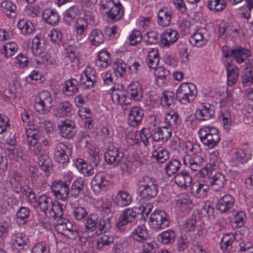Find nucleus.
Returning <instances> with one entry per match:
<instances>
[{"label": "nucleus", "mask_w": 253, "mask_h": 253, "mask_svg": "<svg viewBox=\"0 0 253 253\" xmlns=\"http://www.w3.org/2000/svg\"><path fill=\"white\" fill-rule=\"evenodd\" d=\"M111 97L115 103L127 106L129 104V99L140 101L143 97V91L141 85L138 82H133L127 87L126 91L122 89H116L115 87L112 88Z\"/></svg>", "instance_id": "nucleus-1"}, {"label": "nucleus", "mask_w": 253, "mask_h": 253, "mask_svg": "<svg viewBox=\"0 0 253 253\" xmlns=\"http://www.w3.org/2000/svg\"><path fill=\"white\" fill-rule=\"evenodd\" d=\"M138 188L140 189V195L142 198L149 200L156 196L159 185L156 180L149 176H144L137 182Z\"/></svg>", "instance_id": "nucleus-2"}, {"label": "nucleus", "mask_w": 253, "mask_h": 253, "mask_svg": "<svg viewBox=\"0 0 253 253\" xmlns=\"http://www.w3.org/2000/svg\"><path fill=\"white\" fill-rule=\"evenodd\" d=\"M198 133L201 141L209 148H213L220 140L218 129L210 126H204L198 131Z\"/></svg>", "instance_id": "nucleus-3"}, {"label": "nucleus", "mask_w": 253, "mask_h": 253, "mask_svg": "<svg viewBox=\"0 0 253 253\" xmlns=\"http://www.w3.org/2000/svg\"><path fill=\"white\" fill-rule=\"evenodd\" d=\"M195 89V86L193 84L182 83L176 91V97L183 104L189 103L196 97Z\"/></svg>", "instance_id": "nucleus-4"}, {"label": "nucleus", "mask_w": 253, "mask_h": 253, "mask_svg": "<svg viewBox=\"0 0 253 253\" xmlns=\"http://www.w3.org/2000/svg\"><path fill=\"white\" fill-rule=\"evenodd\" d=\"M51 103L50 93L48 91H43L36 97L34 107L39 113L44 114L51 108Z\"/></svg>", "instance_id": "nucleus-5"}, {"label": "nucleus", "mask_w": 253, "mask_h": 253, "mask_svg": "<svg viewBox=\"0 0 253 253\" xmlns=\"http://www.w3.org/2000/svg\"><path fill=\"white\" fill-rule=\"evenodd\" d=\"M67 182L59 180L52 182L50 188L57 199L63 201L67 199L70 194V188ZM68 182L70 183L71 181H69Z\"/></svg>", "instance_id": "nucleus-6"}, {"label": "nucleus", "mask_w": 253, "mask_h": 253, "mask_svg": "<svg viewBox=\"0 0 253 253\" xmlns=\"http://www.w3.org/2000/svg\"><path fill=\"white\" fill-rule=\"evenodd\" d=\"M58 127L61 136L66 139L72 138L77 131L74 122L68 119L61 121Z\"/></svg>", "instance_id": "nucleus-7"}, {"label": "nucleus", "mask_w": 253, "mask_h": 253, "mask_svg": "<svg viewBox=\"0 0 253 253\" xmlns=\"http://www.w3.org/2000/svg\"><path fill=\"white\" fill-rule=\"evenodd\" d=\"M185 165H188L193 171H197L200 170V174L204 177L208 175L209 170L208 168L203 167L201 168L203 162L202 157L196 156L194 158H190L189 156H185L183 159Z\"/></svg>", "instance_id": "nucleus-8"}, {"label": "nucleus", "mask_w": 253, "mask_h": 253, "mask_svg": "<svg viewBox=\"0 0 253 253\" xmlns=\"http://www.w3.org/2000/svg\"><path fill=\"white\" fill-rule=\"evenodd\" d=\"M150 220L156 229H162L167 227L169 222L166 213L163 211H156L150 216Z\"/></svg>", "instance_id": "nucleus-9"}, {"label": "nucleus", "mask_w": 253, "mask_h": 253, "mask_svg": "<svg viewBox=\"0 0 253 253\" xmlns=\"http://www.w3.org/2000/svg\"><path fill=\"white\" fill-rule=\"evenodd\" d=\"M159 127L155 128L151 131L150 128H143L139 132V136L145 146L149 144V139L153 141H159L162 140L161 133H160Z\"/></svg>", "instance_id": "nucleus-10"}, {"label": "nucleus", "mask_w": 253, "mask_h": 253, "mask_svg": "<svg viewBox=\"0 0 253 253\" xmlns=\"http://www.w3.org/2000/svg\"><path fill=\"white\" fill-rule=\"evenodd\" d=\"M136 212L133 209H126L120 216L119 221L116 223V227L120 232H123L124 227L128 223L133 222L136 218Z\"/></svg>", "instance_id": "nucleus-11"}, {"label": "nucleus", "mask_w": 253, "mask_h": 253, "mask_svg": "<svg viewBox=\"0 0 253 253\" xmlns=\"http://www.w3.org/2000/svg\"><path fill=\"white\" fill-rule=\"evenodd\" d=\"M70 154L71 152L63 143H59L56 145L54 158L57 163L60 164L68 163L70 159Z\"/></svg>", "instance_id": "nucleus-12"}, {"label": "nucleus", "mask_w": 253, "mask_h": 253, "mask_svg": "<svg viewBox=\"0 0 253 253\" xmlns=\"http://www.w3.org/2000/svg\"><path fill=\"white\" fill-rule=\"evenodd\" d=\"M214 113V106L210 104L205 103L202 104L196 112V119L206 121L211 119Z\"/></svg>", "instance_id": "nucleus-13"}, {"label": "nucleus", "mask_w": 253, "mask_h": 253, "mask_svg": "<svg viewBox=\"0 0 253 253\" xmlns=\"http://www.w3.org/2000/svg\"><path fill=\"white\" fill-rule=\"evenodd\" d=\"M124 154L117 147L110 146L104 154L105 160L108 164L117 165L122 159Z\"/></svg>", "instance_id": "nucleus-14"}, {"label": "nucleus", "mask_w": 253, "mask_h": 253, "mask_svg": "<svg viewBox=\"0 0 253 253\" xmlns=\"http://www.w3.org/2000/svg\"><path fill=\"white\" fill-rule=\"evenodd\" d=\"M190 188L191 192L193 195L198 198L205 196L209 188L208 180L196 181L192 183Z\"/></svg>", "instance_id": "nucleus-15"}, {"label": "nucleus", "mask_w": 253, "mask_h": 253, "mask_svg": "<svg viewBox=\"0 0 253 253\" xmlns=\"http://www.w3.org/2000/svg\"><path fill=\"white\" fill-rule=\"evenodd\" d=\"M234 202V199L231 195H225L218 200L216 207L220 212L225 213L233 207Z\"/></svg>", "instance_id": "nucleus-16"}, {"label": "nucleus", "mask_w": 253, "mask_h": 253, "mask_svg": "<svg viewBox=\"0 0 253 253\" xmlns=\"http://www.w3.org/2000/svg\"><path fill=\"white\" fill-rule=\"evenodd\" d=\"M206 176L207 177H205V178L209 179V186H211L212 189L215 191L223 188L226 183L224 176L221 173H216L211 177L209 176V175Z\"/></svg>", "instance_id": "nucleus-17"}, {"label": "nucleus", "mask_w": 253, "mask_h": 253, "mask_svg": "<svg viewBox=\"0 0 253 253\" xmlns=\"http://www.w3.org/2000/svg\"><path fill=\"white\" fill-rule=\"evenodd\" d=\"M143 113L142 110L138 107H132L129 113L128 123L129 126H137L142 121Z\"/></svg>", "instance_id": "nucleus-18"}, {"label": "nucleus", "mask_w": 253, "mask_h": 253, "mask_svg": "<svg viewBox=\"0 0 253 253\" xmlns=\"http://www.w3.org/2000/svg\"><path fill=\"white\" fill-rule=\"evenodd\" d=\"M174 181L179 187L186 188L191 185L192 177L188 172L182 170L174 175Z\"/></svg>", "instance_id": "nucleus-19"}, {"label": "nucleus", "mask_w": 253, "mask_h": 253, "mask_svg": "<svg viewBox=\"0 0 253 253\" xmlns=\"http://www.w3.org/2000/svg\"><path fill=\"white\" fill-rule=\"evenodd\" d=\"M232 56L235 57L237 62L239 64L244 62L250 56V52L246 48L239 46L233 47L231 49Z\"/></svg>", "instance_id": "nucleus-20"}, {"label": "nucleus", "mask_w": 253, "mask_h": 253, "mask_svg": "<svg viewBox=\"0 0 253 253\" xmlns=\"http://www.w3.org/2000/svg\"><path fill=\"white\" fill-rule=\"evenodd\" d=\"M249 159L246 150L244 148H240L232 155L230 162L232 165L238 166L239 164H244L247 163Z\"/></svg>", "instance_id": "nucleus-21"}, {"label": "nucleus", "mask_w": 253, "mask_h": 253, "mask_svg": "<svg viewBox=\"0 0 253 253\" xmlns=\"http://www.w3.org/2000/svg\"><path fill=\"white\" fill-rule=\"evenodd\" d=\"M154 75L156 77L157 84L162 87L168 82V77H169V72L163 66L157 67L155 70Z\"/></svg>", "instance_id": "nucleus-22"}, {"label": "nucleus", "mask_w": 253, "mask_h": 253, "mask_svg": "<svg viewBox=\"0 0 253 253\" xmlns=\"http://www.w3.org/2000/svg\"><path fill=\"white\" fill-rule=\"evenodd\" d=\"M84 226L85 231L92 233L95 231L99 226L98 215L96 213H91L87 215L84 220Z\"/></svg>", "instance_id": "nucleus-23"}, {"label": "nucleus", "mask_w": 253, "mask_h": 253, "mask_svg": "<svg viewBox=\"0 0 253 253\" xmlns=\"http://www.w3.org/2000/svg\"><path fill=\"white\" fill-rule=\"evenodd\" d=\"M108 182L104 174L99 172L94 176L93 179L91 182V185L94 191L99 192L108 184Z\"/></svg>", "instance_id": "nucleus-24"}, {"label": "nucleus", "mask_w": 253, "mask_h": 253, "mask_svg": "<svg viewBox=\"0 0 253 253\" xmlns=\"http://www.w3.org/2000/svg\"><path fill=\"white\" fill-rule=\"evenodd\" d=\"M80 11L79 8L75 6H73L68 9L64 13L63 18L64 22L68 25H72L75 23L79 17Z\"/></svg>", "instance_id": "nucleus-25"}, {"label": "nucleus", "mask_w": 253, "mask_h": 253, "mask_svg": "<svg viewBox=\"0 0 253 253\" xmlns=\"http://www.w3.org/2000/svg\"><path fill=\"white\" fill-rule=\"evenodd\" d=\"M178 33L174 30L167 29L161 36V44L169 47L170 44L174 43L177 40Z\"/></svg>", "instance_id": "nucleus-26"}, {"label": "nucleus", "mask_w": 253, "mask_h": 253, "mask_svg": "<svg viewBox=\"0 0 253 253\" xmlns=\"http://www.w3.org/2000/svg\"><path fill=\"white\" fill-rule=\"evenodd\" d=\"M30 212V210L27 207L22 206L19 208L15 218L16 223L19 225L27 224L29 220Z\"/></svg>", "instance_id": "nucleus-27"}, {"label": "nucleus", "mask_w": 253, "mask_h": 253, "mask_svg": "<svg viewBox=\"0 0 253 253\" xmlns=\"http://www.w3.org/2000/svg\"><path fill=\"white\" fill-rule=\"evenodd\" d=\"M131 238L138 242H143L147 239L148 234L145 225L137 226L131 233Z\"/></svg>", "instance_id": "nucleus-28"}, {"label": "nucleus", "mask_w": 253, "mask_h": 253, "mask_svg": "<svg viewBox=\"0 0 253 253\" xmlns=\"http://www.w3.org/2000/svg\"><path fill=\"white\" fill-rule=\"evenodd\" d=\"M16 6L9 0L2 1L0 4V10L8 17H15L16 15Z\"/></svg>", "instance_id": "nucleus-29"}, {"label": "nucleus", "mask_w": 253, "mask_h": 253, "mask_svg": "<svg viewBox=\"0 0 253 253\" xmlns=\"http://www.w3.org/2000/svg\"><path fill=\"white\" fill-rule=\"evenodd\" d=\"M181 163L176 159L169 161L165 165V171L166 174L170 177L177 173L181 168Z\"/></svg>", "instance_id": "nucleus-30"}, {"label": "nucleus", "mask_w": 253, "mask_h": 253, "mask_svg": "<svg viewBox=\"0 0 253 253\" xmlns=\"http://www.w3.org/2000/svg\"><path fill=\"white\" fill-rule=\"evenodd\" d=\"M165 121L170 128L175 129L179 125V115L176 112L171 110L166 114Z\"/></svg>", "instance_id": "nucleus-31"}, {"label": "nucleus", "mask_w": 253, "mask_h": 253, "mask_svg": "<svg viewBox=\"0 0 253 253\" xmlns=\"http://www.w3.org/2000/svg\"><path fill=\"white\" fill-rule=\"evenodd\" d=\"M192 201L189 196L186 194L181 195L176 200V205L180 210L183 212H188L190 210Z\"/></svg>", "instance_id": "nucleus-32"}, {"label": "nucleus", "mask_w": 253, "mask_h": 253, "mask_svg": "<svg viewBox=\"0 0 253 253\" xmlns=\"http://www.w3.org/2000/svg\"><path fill=\"white\" fill-rule=\"evenodd\" d=\"M105 13L111 20H119L124 15L123 7L120 3H115L110 10L106 11Z\"/></svg>", "instance_id": "nucleus-33"}, {"label": "nucleus", "mask_w": 253, "mask_h": 253, "mask_svg": "<svg viewBox=\"0 0 253 253\" xmlns=\"http://www.w3.org/2000/svg\"><path fill=\"white\" fill-rule=\"evenodd\" d=\"M172 12L165 8L161 9L158 13V23L160 25L166 27L170 23Z\"/></svg>", "instance_id": "nucleus-34"}, {"label": "nucleus", "mask_w": 253, "mask_h": 253, "mask_svg": "<svg viewBox=\"0 0 253 253\" xmlns=\"http://www.w3.org/2000/svg\"><path fill=\"white\" fill-rule=\"evenodd\" d=\"M116 203L120 207H125L129 205L132 201L131 196L126 191H119L116 197Z\"/></svg>", "instance_id": "nucleus-35"}, {"label": "nucleus", "mask_w": 253, "mask_h": 253, "mask_svg": "<svg viewBox=\"0 0 253 253\" xmlns=\"http://www.w3.org/2000/svg\"><path fill=\"white\" fill-rule=\"evenodd\" d=\"M97 59L95 61L98 67L106 68L111 63V59L109 52L106 50H102L98 53Z\"/></svg>", "instance_id": "nucleus-36"}, {"label": "nucleus", "mask_w": 253, "mask_h": 253, "mask_svg": "<svg viewBox=\"0 0 253 253\" xmlns=\"http://www.w3.org/2000/svg\"><path fill=\"white\" fill-rule=\"evenodd\" d=\"M227 83L229 85H232L236 83L239 77V69L228 64L226 67Z\"/></svg>", "instance_id": "nucleus-37"}, {"label": "nucleus", "mask_w": 253, "mask_h": 253, "mask_svg": "<svg viewBox=\"0 0 253 253\" xmlns=\"http://www.w3.org/2000/svg\"><path fill=\"white\" fill-rule=\"evenodd\" d=\"M158 50L157 48H152L149 51L146 62L148 67L152 69H156L159 62Z\"/></svg>", "instance_id": "nucleus-38"}, {"label": "nucleus", "mask_w": 253, "mask_h": 253, "mask_svg": "<svg viewBox=\"0 0 253 253\" xmlns=\"http://www.w3.org/2000/svg\"><path fill=\"white\" fill-rule=\"evenodd\" d=\"M38 161L40 167L45 172L46 175L48 176L52 169L51 159L47 155H41L39 157Z\"/></svg>", "instance_id": "nucleus-39"}, {"label": "nucleus", "mask_w": 253, "mask_h": 253, "mask_svg": "<svg viewBox=\"0 0 253 253\" xmlns=\"http://www.w3.org/2000/svg\"><path fill=\"white\" fill-rule=\"evenodd\" d=\"M163 96L161 98V104L166 108L174 106L176 98L174 93L171 91L167 90L163 93Z\"/></svg>", "instance_id": "nucleus-40"}, {"label": "nucleus", "mask_w": 253, "mask_h": 253, "mask_svg": "<svg viewBox=\"0 0 253 253\" xmlns=\"http://www.w3.org/2000/svg\"><path fill=\"white\" fill-rule=\"evenodd\" d=\"M78 81L75 79L72 78L65 82L63 91L67 95H71L78 91Z\"/></svg>", "instance_id": "nucleus-41"}, {"label": "nucleus", "mask_w": 253, "mask_h": 253, "mask_svg": "<svg viewBox=\"0 0 253 253\" xmlns=\"http://www.w3.org/2000/svg\"><path fill=\"white\" fill-rule=\"evenodd\" d=\"M42 18L44 21L50 24L54 25L59 20V15L54 10L46 9L42 12Z\"/></svg>", "instance_id": "nucleus-42"}, {"label": "nucleus", "mask_w": 253, "mask_h": 253, "mask_svg": "<svg viewBox=\"0 0 253 253\" xmlns=\"http://www.w3.org/2000/svg\"><path fill=\"white\" fill-rule=\"evenodd\" d=\"M53 201L50 197L42 195L39 197L37 204L41 211L46 212L52 207Z\"/></svg>", "instance_id": "nucleus-43"}, {"label": "nucleus", "mask_w": 253, "mask_h": 253, "mask_svg": "<svg viewBox=\"0 0 253 253\" xmlns=\"http://www.w3.org/2000/svg\"><path fill=\"white\" fill-rule=\"evenodd\" d=\"M226 6V0H208L207 2V6L209 9L215 12L223 10Z\"/></svg>", "instance_id": "nucleus-44"}, {"label": "nucleus", "mask_w": 253, "mask_h": 253, "mask_svg": "<svg viewBox=\"0 0 253 253\" xmlns=\"http://www.w3.org/2000/svg\"><path fill=\"white\" fill-rule=\"evenodd\" d=\"M153 157L158 163L162 164L169 159V154L165 148L159 147L153 152Z\"/></svg>", "instance_id": "nucleus-45"}, {"label": "nucleus", "mask_w": 253, "mask_h": 253, "mask_svg": "<svg viewBox=\"0 0 253 253\" xmlns=\"http://www.w3.org/2000/svg\"><path fill=\"white\" fill-rule=\"evenodd\" d=\"M76 165L77 169L84 174L90 176L93 173L92 166L88 165L83 159H77Z\"/></svg>", "instance_id": "nucleus-46"}, {"label": "nucleus", "mask_w": 253, "mask_h": 253, "mask_svg": "<svg viewBox=\"0 0 253 253\" xmlns=\"http://www.w3.org/2000/svg\"><path fill=\"white\" fill-rule=\"evenodd\" d=\"M89 40L92 44L98 46L104 42V36L100 30L94 29L89 35Z\"/></svg>", "instance_id": "nucleus-47"}, {"label": "nucleus", "mask_w": 253, "mask_h": 253, "mask_svg": "<svg viewBox=\"0 0 253 253\" xmlns=\"http://www.w3.org/2000/svg\"><path fill=\"white\" fill-rule=\"evenodd\" d=\"M84 185V182L82 179H78L73 182L71 189H70V194L71 196L77 198L78 197L80 193L83 189Z\"/></svg>", "instance_id": "nucleus-48"}, {"label": "nucleus", "mask_w": 253, "mask_h": 253, "mask_svg": "<svg viewBox=\"0 0 253 253\" xmlns=\"http://www.w3.org/2000/svg\"><path fill=\"white\" fill-rule=\"evenodd\" d=\"M28 241V239L25 237L17 236L13 243L14 249L19 253L27 250L29 248Z\"/></svg>", "instance_id": "nucleus-49"}, {"label": "nucleus", "mask_w": 253, "mask_h": 253, "mask_svg": "<svg viewBox=\"0 0 253 253\" xmlns=\"http://www.w3.org/2000/svg\"><path fill=\"white\" fill-rule=\"evenodd\" d=\"M201 30H198L195 32L189 39V42L192 44H197L198 46H202L207 42V40L205 39Z\"/></svg>", "instance_id": "nucleus-50"}, {"label": "nucleus", "mask_w": 253, "mask_h": 253, "mask_svg": "<svg viewBox=\"0 0 253 253\" xmlns=\"http://www.w3.org/2000/svg\"><path fill=\"white\" fill-rule=\"evenodd\" d=\"M242 83L244 86L253 84V71L249 68L244 69L241 74Z\"/></svg>", "instance_id": "nucleus-51"}, {"label": "nucleus", "mask_w": 253, "mask_h": 253, "mask_svg": "<svg viewBox=\"0 0 253 253\" xmlns=\"http://www.w3.org/2000/svg\"><path fill=\"white\" fill-rule=\"evenodd\" d=\"M17 26L24 35L31 34L34 29L33 23L30 21L24 19L20 20L17 24Z\"/></svg>", "instance_id": "nucleus-52"}, {"label": "nucleus", "mask_w": 253, "mask_h": 253, "mask_svg": "<svg viewBox=\"0 0 253 253\" xmlns=\"http://www.w3.org/2000/svg\"><path fill=\"white\" fill-rule=\"evenodd\" d=\"M175 236V233L173 230H168L160 234L158 236V239L161 243L167 244L173 242Z\"/></svg>", "instance_id": "nucleus-53"}, {"label": "nucleus", "mask_w": 253, "mask_h": 253, "mask_svg": "<svg viewBox=\"0 0 253 253\" xmlns=\"http://www.w3.org/2000/svg\"><path fill=\"white\" fill-rule=\"evenodd\" d=\"M8 178L12 186L19 184L23 179V173L17 170H11L9 172Z\"/></svg>", "instance_id": "nucleus-54"}, {"label": "nucleus", "mask_w": 253, "mask_h": 253, "mask_svg": "<svg viewBox=\"0 0 253 253\" xmlns=\"http://www.w3.org/2000/svg\"><path fill=\"white\" fill-rule=\"evenodd\" d=\"M17 50V45L14 42L6 43L3 45V48L1 50V53L4 55L6 57H10L13 55Z\"/></svg>", "instance_id": "nucleus-55"}, {"label": "nucleus", "mask_w": 253, "mask_h": 253, "mask_svg": "<svg viewBox=\"0 0 253 253\" xmlns=\"http://www.w3.org/2000/svg\"><path fill=\"white\" fill-rule=\"evenodd\" d=\"M73 215L77 221H84L88 215V212L85 208L79 206L74 209Z\"/></svg>", "instance_id": "nucleus-56"}, {"label": "nucleus", "mask_w": 253, "mask_h": 253, "mask_svg": "<svg viewBox=\"0 0 253 253\" xmlns=\"http://www.w3.org/2000/svg\"><path fill=\"white\" fill-rule=\"evenodd\" d=\"M235 239V236L232 233H226L222 237L220 243L221 250L224 252L231 245Z\"/></svg>", "instance_id": "nucleus-57"}, {"label": "nucleus", "mask_w": 253, "mask_h": 253, "mask_svg": "<svg viewBox=\"0 0 253 253\" xmlns=\"http://www.w3.org/2000/svg\"><path fill=\"white\" fill-rule=\"evenodd\" d=\"M50 212H52L53 215L52 216L58 220V219H62L63 215V208L62 205L58 202H53L52 207L49 209Z\"/></svg>", "instance_id": "nucleus-58"}, {"label": "nucleus", "mask_w": 253, "mask_h": 253, "mask_svg": "<svg viewBox=\"0 0 253 253\" xmlns=\"http://www.w3.org/2000/svg\"><path fill=\"white\" fill-rule=\"evenodd\" d=\"M239 252L240 253H253V245L249 240H241L239 244Z\"/></svg>", "instance_id": "nucleus-59"}, {"label": "nucleus", "mask_w": 253, "mask_h": 253, "mask_svg": "<svg viewBox=\"0 0 253 253\" xmlns=\"http://www.w3.org/2000/svg\"><path fill=\"white\" fill-rule=\"evenodd\" d=\"M72 104L69 101H63L60 103L58 107L57 111L61 116H67L72 111Z\"/></svg>", "instance_id": "nucleus-60"}, {"label": "nucleus", "mask_w": 253, "mask_h": 253, "mask_svg": "<svg viewBox=\"0 0 253 253\" xmlns=\"http://www.w3.org/2000/svg\"><path fill=\"white\" fill-rule=\"evenodd\" d=\"M74 26L77 34L82 35L86 30L87 23L84 18H80L75 23Z\"/></svg>", "instance_id": "nucleus-61"}, {"label": "nucleus", "mask_w": 253, "mask_h": 253, "mask_svg": "<svg viewBox=\"0 0 253 253\" xmlns=\"http://www.w3.org/2000/svg\"><path fill=\"white\" fill-rule=\"evenodd\" d=\"M130 45H136L142 40L141 34L139 30H134L129 36Z\"/></svg>", "instance_id": "nucleus-62"}, {"label": "nucleus", "mask_w": 253, "mask_h": 253, "mask_svg": "<svg viewBox=\"0 0 253 253\" xmlns=\"http://www.w3.org/2000/svg\"><path fill=\"white\" fill-rule=\"evenodd\" d=\"M112 226L111 219L107 217L106 219H100L99 220L98 228L101 232H106Z\"/></svg>", "instance_id": "nucleus-63"}, {"label": "nucleus", "mask_w": 253, "mask_h": 253, "mask_svg": "<svg viewBox=\"0 0 253 253\" xmlns=\"http://www.w3.org/2000/svg\"><path fill=\"white\" fill-rule=\"evenodd\" d=\"M49 251V248L46 244L41 242L37 243L33 247L32 253H48Z\"/></svg>", "instance_id": "nucleus-64"}]
</instances>
